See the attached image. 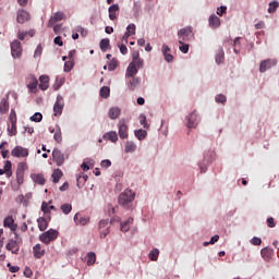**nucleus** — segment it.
<instances>
[{
  "label": "nucleus",
  "mask_w": 279,
  "mask_h": 279,
  "mask_svg": "<svg viewBox=\"0 0 279 279\" xmlns=\"http://www.w3.org/2000/svg\"><path fill=\"white\" fill-rule=\"evenodd\" d=\"M128 124L125 123V119H121L118 122V134H119V138H121L122 141H125V138H128L129 133H128Z\"/></svg>",
  "instance_id": "11"
},
{
  "label": "nucleus",
  "mask_w": 279,
  "mask_h": 279,
  "mask_svg": "<svg viewBox=\"0 0 279 279\" xmlns=\"http://www.w3.org/2000/svg\"><path fill=\"white\" fill-rule=\"evenodd\" d=\"M134 223V218H129L128 220L120 223L121 232H130V227Z\"/></svg>",
  "instance_id": "28"
},
{
  "label": "nucleus",
  "mask_w": 279,
  "mask_h": 279,
  "mask_svg": "<svg viewBox=\"0 0 279 279\" xmlns=\"http://www.w3.org/2000/svg\"><path fill=\"white\" fill-rule=\"evenodd\" d=\"M21 243L22 240L10 239L5 245V250L12 254H19V252H21Z\"/></svg>",
  "instance_id": "7"
},
{
  "label": "nucleus",
  "mask_w": 279,
  "mask_h": 279,
  "mask_svg": "<svg viewBox=\"0 0 279 279\" xmlns=\"http://www.w3.org/2000/svg\"><path fill=\"white\" fill-rule=\"evenodd\" d=\"M104 141H110L111 143H117L119 141V135L117 131H109L102 135Z\"/></svg>",
  "instance_id": "22"
},
{
  "label": "nucleus",
  "mask_w": 279,
  "mask_h": 279,
  "mask_svg": "<svg viewBox=\"0 0 279 279\" xmlns=\"http://www.w3.org/2000/svg\"><path fill=\"white\" fill-rule=\"evenodd\" d=\"M97 260V255L95 254V252H89L87 253V265H95Z\"/></svg>",
  "instance_id": "42"
},
{
  "label": "nucleus",
  "mask_w": 279,
  "mask_h": 279,
  "mask_svg": "<svg viewBox=\"0 0 279 279\" xmlns=\"http://www.w3.org/2000/svg\"><path fill=\"white\" fill-rule=\"evenodd\" d=\"M199 121H202L199 113L194 110L185 117V126L190 130H195L199 125Z\"/></svg>",
  "instance_id": "5"
},
{
  "label": "nucleus",
  "mask_w": 279,
  "mask_h": 279,
  "mask_svg": "<svg viewBox=\"0 0 279 279\" xmlns=\"http://www.w3.org/2000/svg\"><path fill=\"white\" fill-rule=\"evenodd\" d=\"M10 136H16V123H11V128H8Z\"/></svg>",
  "instance_id": "56"
},
{
  "label": "nucleus",
  "mask_w": 279,
  "mask_h": 279,
  "mask_svg": "<svg viewBox=\"0 0 279 279\" xmlns=\"http://www.w3.org/2000/svg\"><path fill=\"white\" fill-rule=\"evenodd\" d=\"M131 64H134V66L138 70V69H143L145 62L143 61V59H137V60H132Z\"/></svg>",
  "instance_id": "52"
},
{
  "label": "nucleus",
  "mask_w": 279,
  "mask_h": 279,
  "mask_svg": "<svg viewBox=\"0 0 279 279\" xmlns=\"http://www.w3.org/2000/svg\"><path fill=\"white\" fill-rule=\"evenodd\" d=\"M179 50L181 53H189V44H185L183 40H179Z\"/></svg>",
  "instance_id": "46"
},
{
  "label": "nucleus",
  "mask_w": 279,
  "mask_h": 279,
  "mask_svg": "<svg viewBox=\"0 0 279 279\" xmlns=\"http://www.w3.org/2000/svg\"><path fill=\"white\" fill-rule=\"evenodd\" d=\"M61 210H62L63 215H69L71 213V210H73V206L69 203H65V204L61 205Z\"/></svg>",
  "instance_id": "47"
},
{
  "label": "nucleus",
  "mask_w": 279,
  "mask_h": 279,
  "mask_svg": "<svg viewBox=\"0 0 279 279\" xmlns=\"http://www.w3.org/2000/svg\"><path fill=\"white\" fill-rule=\"evenodd\" d=\"M260 254H262V258H264V260H271V255L274 254V250H271L269 247H264L260 250Z\"/></svg>",
  "instance_id": "32"
},
{
  "label": "nucleus",
  "mask_w": 279,
  "mask_h": 279,
  "mask_svg": "<svg viewBox=\"0 0 279 279\" xmlns=\"http://www.w3.org/2000/svg\"><path fill=\"white\" fill-rule=\"evenodd\" d=\"M119 210V207L118 206H112V205H108V214L109 215H114L117 214V211Z\"/></svg>",
  "instance_id": "61"
},
{
  "label": "nucleus",
  "mask_w": 279,
  "mask_h": 279,
  "mask_svg": "<svg viewBox=\"0 0 279 279\" xmlns=\"http://www.w3.org/2000/svg\"><path fill=\"white\" fill-rule=\"evenodd\" d=\"M251 243L252 245H260V243H263V240L258 236H254L252 240H251Z\"/></svg>",
  "instance_id": "63"
},
{
  "label": "nucleus",
  "mask_w": 279,
  "mask_h": 279,
  "mask_svg": "<svg viewBox=\"0 0 279 279\" xmlns=\"http://www.w3.org/2000/svg\"><path fill=\"white\" fill-rule=\"evenodd\" d=\"M64 19H66V15L64 14V12L58 11L53 13L48 21V27H53L56 23H60V21H64Z\"/></svg>",
  "instance_id": "12"
},
{
  "label": "nucleus",
  "mask_w": 279,
  "mask_h": 279,
  "mask_svg": "<svg viewBox=\"0 0 279 279\" xmlns=\"http://www.w3.org/2000/svg\"><path fill=\"white\" fill-rule=\"evenodd\" d=\"M7 267L9 268V271L11 274H16L19 271V269H21L19 266H12V264L8 263Z\"/></svg>",
  "instance_id": "57"
},
{
  "label": "nucleus",
  "mask_w": 279,
  "mask_h": 279,
  "mask_svg": "<svg viewBox=\"0 0 279 279\" xmlns=\"http://www.w3.org/2000/svg\"><path fill=\"white\" fill-rule=\"evenodd\" d=\"M138 73V70L134 63H130L126 73H125V80H130V77H135V75Z\"/></svg>",
  "instance_id": "24"
},
{
  "label": "nucleus",
  "mask_w": 279,
  "mask_h": 279,
  "mask_svg": "<svg viewBox=\"0 0 279 279\" xmlns=\"http://www.w3.org/2000/svg\"><path fill=\"white\" fill-rule=\"evenodd\" d=\"M134 135L136 138H138L140 141H145V138H147V131L140 129V130H135L134 131Z\"/></svg>",
  "instance_id": "37"
},
{
  "label": "nucleus",
  "mask_w": 279,
  "mask_h": 279,
  "mask_svg": "<svg viewBox=\"0 0 279 279\" xmlns=\"http://www.w3.org/2000/svg\"><path fill=\"white\" fill-rule=\"evenodd\" d=\"M10 110V102H8V98H3L0 102V112L5 114Z\"/></svg>",
  "instance_id": "36"
},
{
  "label": "nucleus",
  "mask_w": 279,
  "mask_h": 279,
  "mask_svg": "<svg viewBox=\"0 0 279 279\" xmlns=\"http://www.w3.org/2000/svg\"><path fill=\"white\" fill-rule=\"evenodd\" d=\"M31 121H34V123H40L43 121V113L40 112H35L32 117H31Z\"/></svg>",
  "instance_id": "48"
},
{
  "label": "nucleus",
  "mask_w": 279,
  "mask_h": 279,
  "mask_svg": "<svg viewBox=\"0 0 279 279\" xmlns=\"http://www.w3.org/2000/svg\"><path fill=\"white\" fill-rule=\"evenodd\" d=\"M119 49H120V53H122V56H128V46H125L124 44L118 45Z\"/></svg>",
  "instance_id": "58"
},
{
  "label": "nucleus",
  "mask_w": 279,
  "mask_h": 279,
  "mask_svg": "<svg viewBox=\"0 0 279 279\" xmlns=\"http://www.w3.org/2000/svg\"><path fill=\"white\" fill-rule=\"evenodd\" d=\"M25 36H27V32H17V38L19 40H25Z\"/></svg>",
  "instance_id": "64"
},
{
  "label": "nucleus",
  "mask_w": 279,
  "mask_h": 279,
  "mask_svg": "<svg viewBox=\"0 0 279 279\" xmlns=\"http://www.w3.org/2000/svg\"><path fill=\"white\" fill-rule=\"evenodd\" d=\"M110 21H117V12H119V4H112L108 9Z\"/></svg>",
  "instance_id": "29"
},
{
  "label": "nucleus",
  "mask_w": 279,
  "mask_h": 279,
  "mask_svg": "<svg viewBox=\"0 0 279 279\" xmlns=\"http://www.w3.org/2000/svg\"><path fill=\"white\" fill-rule=\"evenodd\" d=\"M62 110H64V97L58 95L53 105L54 117H62Z\"/></svg>",
  "instance_id": "8"
},
{
  "label": "nucleus",
  "mask_w": 279,
  "mask_h": 279,
  "mask_svg": "<svg viewBox=\"0 0 279 279\" xmlns=\"http://www.w3.org/2000/svg\"><path fill=\"white\" fill-rule=\"evenodd\" d=\"M25 169H27L26 162H20L16 169V182H11L12 191H19L21 189V184H23L25 179Z\"/></svg>",
  "instance_id": "2"
},
{
  "label": "nucleus",
  "mask_w": 279,
  "mask_h": 279,
  "mask_svg": "<svg viewBox=\"0 0 279 279\" xmlns=\"http://www.w3.org/2000/svg\"><path fill=\"white\" fill-rule=\"evenodd\" d=\"M279 8V2L277 0L269 3L268 13L274 14Z\"/></svg>",
  "instance_id": "45"
},
{
  "label": "nucleus",
  "mask_w": 279,
  "mask_h": 279,
  "mask_svg": "<svg viewBox=\"0 0 279 279\" xmlns=\"http://www.w3.org/2000/svg\"><path fill=\"white\" fill-rule=\"evenodd\" d=\"M27 88L31 90V93H35L36 88H38V80H36L35 76L31 78V82L28 83Z\"/></svg>",
  "instance_id": "38"
},
{
  "label": "nucleus",
  "mask_w": 279,
  "mask_h": 279,
  "mask_svg": "<svg viewBox=\"0 0 279 279\" xmlns=\"http://www.w3.org/2000/svg\"><path fill=\"white\" fill-rule=\"evenodd\" d=\"M11 156H13V158H27V156H29V150L23 146H15L11 150Z\"/></svg>",
  "instance_id": "10"
},
{
  "label": "nucleus",
  "mask_w": 279,
  "mask_h": 279,
  "mask_svg": "<svg viewBox=\"0 0 279 279\" xmlns=\"http://www.w3.org/2000/svg\"><path fill=\"white\" fill-rule=\"evenodd\" d=\"M29 19H32V15L29 14V12L20 9L17 10V14H16V22L21 23L23 25V23H27V21H29Z\"/></svg>",
  "instance_id": "15"
},
{
  "label": "nucleus",
  "mask_w": 279,
  "mask_h": 279,
  "mask_svg": "<svg viewBox=\"0 0 279 279\" xmlns=\"http://www.w3.org/2000/svg\"><path fill=\"white\" fill-rule=\"evenodd\" d=\"M226 59V52H223V48H219L216 53V64H221Z\"/></svg>",
  "instance_id": "35"
},
{
  "label": "nucleus",
  "mask_w": 279,
  "mask_h": 279,
  "mask_svg": "<svg viewBox=\"0 0 279 279\" xmlns=\"http://www.w3.org/2000/svg\"><path fill=\"white\" fill-rule=\"evenodd\" d=\"M108 71H116L117 70V59H112L107 66Z\"/></svg>",
  "instance_id": "55"
},
{
  "label": "nucleus",
  "mask_w": 279,
  "mask_h": 279,
  "mask_svg": "<svg viewBox=\"0 0 279 279\" xmlns=\"http://www.w3.org/2000/svg\"><path fill=\"white\" fill-rule=\"evenodd\" d=\"M4 173L7 178H12V161L7 160L4 162Z\"/></svg>",
  "instance_id": "40"
},
{
  "label": "nucleus",
  "mask_w": 279,
  "mask_h": 279,
  "mask_svg": "<svg viewBox=\"0 0 279 279\" xmlns=\"http://www.w3.org/2000/svg\"><path fill=\"white\" fill-rule=\"evenodd\" d=\"M60 178H62V170L60 169H56L53 172H52V182L54 184H58L60 182Z\"/></svg>",
  "instance_id": "41"
},
{
  "label": "nucleus",
  "mask_w": 279,
  "mask_h": 279,
  "mask_svg": "<svg viewBox=\"0 0 279 279\" xmlns=\"http://www.w3.org/2000/svg\"><path fill=\"white\" fill-rule=\"evenodd\" d=\"M158 256H160V251L158 248L151 250L148 254L150 260H158Z\"/></svg>",
  "instance_id": "43"
},
{
  "label": "nucleus",
  "mask_w": 279,
  "mask_h": 279,
  "mask_svg": "<svg viewBox=\"0 0 279 279\" xmlns=\"http://www.w3.org/2000/svg\"><path fill=\"white\" fill-rule=\"evenodd\" d=\"M208 23H209V27H211V29H217V28L221 27V19H219V16H217L216 14H211L209 16Z\"/></svg>",
  "instance_id": "18"
},
{
  "label": "nucleus",
  "mask_w": 279,
  "mask_h": 279,
  "mask_svg": "<svg viewBox=\"0 0 279 279\" xmlns=\"http://www.w3.org/2000/svg\"><path fill=\"white\" fill-rule=\"evenodd\" d=\"M58 230L49 229L48 231L39 235V241H41V243H45V245H49L51 241H56L58 239Z\"/></svg>",
  "instance_id": "6"
},
{
  "label": "nucleus",
  "mask_w": 279,
  "mask_h": 279,
  "mask_svg": "<svg viewBox=\"0 0 279 279\" xmlns=\"http://www.w3.org/2000/svg\"><path fill=\"white\" fill-rule=\"evenodd\" d=\"M88 221H90V218L82 216L80 213L74 216V222L76 226H86Z\"/></svg>",
  "instance_id": "21"
},
{
  "label": "nucleus",
  "mask_w": 279,
  "mask_h": 279,
  "mask_svg": "<svg viewBox=\"0 0 279 279\" xmlns=\"http://www.w3.org/2000/svg\"><path fill=\"white\" fill-rule=\"evenodd\" d=\"M88 181V177L84 173H80L76 178V186L78 189L82 187L83 184H86V182Z\"/></svg>",
  "instance_id": "34"
},
{
  "label": "nucleus",
  "mask_w": 279,
  "mask_h": 279,
  "mask_svg": "<svg viewBox=\"0 0 279 279\" xmlns=\"http://www.w3.org/2000/svg\"><path fill=\"white\" fill-rule=\"evenodd\" d=\"M135 34H136V24H129L126 26V32L122 36V41L128 44V38H130V36H134Z\"/></svg>",
  "instance_id": "16"
},
{
  "label": "nucleus",
  "mask_w": 279,
  "mask_h": 279,
  "mask_svg": "<svg viewBox=\"0 0 279 279\" xmlns=\"http://www.w3.org/2000/svg\"><path fill=\"white\" fill-rule=\"evenodd\" d=\"M100 167L102 169H108L110 167H112V161H110V159H104L101 162H100Z\"/></svg>",
  "instance_id": "54"
},
{
  "label": "nucleus",
  "mask_w": 279,
  "mask_h": 279,
  "mask_svg": "<svg viewBox=\"0 0 279 279\" xmlns=\"http://www.w3.org/2000/svg\"><path fill=\"white\" fill-rule=\"evenodd\" d=\"M161 53H162L163 60H166V62H171L173 60V54H171V48L169 47V45H167V44L162 45Z\"/></svg>",
  "instance_id": "17"
},
{
  "label": "nucleus",
  "mask_w": 279,
  "mask_h": 279,
  "mask_svg": "<svg viewBox=\"0 0 279 279\" xmlns=\"http://www.w3.org/2000/svg\"><path fill=\"white\" fill-rule=\"evenodd\" d=\"M141 85V78L133 76L131 80L126 83V86L129 90H134L135 88H138Z\"/></svg>",
  "instance_id": "26"
},
{
  "label": "nucleus",
  "mask_w": 279,
  "mask_h": 279,
  "mask_svg": "<svg viewBox=\"0 0 279 279\" xmlns=\"http://www.w3.org/2000/svg\"><path fill=\"white\" fill-rule=\"evenodd\" d=\"M215 160V150L208 149L204 153L203 161L198 162V168L201 173H206L208 171V165Z\"/></svg>",
  "instance_id": "3"
},
{
  "label": "nucleus",
  "mask_w": 279,
  "mask_h": 279,
  "mask_svg": "<svg viewBox=\"0 0 279 279\" xmlns=\"http://www.w3.org/2000/svg\"><path fill=\"white\" fill-rule=\"evenodd\" d=\"M100 97H102L104 99H108V97H110V87L108 86H104L100 88Z\"/></svg>",
  "instance_id": "44"
},
{
  "label": "nucleus",
  "mask_w": 279,
  "mask_h": 279,
  "mask_svg": "<svg viewBox=\"0 0 279 279\" xmlns=\"http://www.w3.org/2000/svg\"><path fill=\"white\" fill-rule=\"evenodd\" d=\"M49 221H51V216H48V220L47 218H43V217L37 219L38 229L40 230V232H45V230L49 228Z\"/></svg>",
  "instance_id": "20"
},
{
  "label": "nucleus",
  "mask_w": 279,
  "mask_h": 279,
  "mask_svg": "<svg viewBox=\"0 0 279 279\" xmlns=\"http://www.w3.org/2000/svg\"><path fill=\"white\" fill-rule=\"evenodd\" d=\"M276 64H278V60L276 59L263 60L259 64V73H267V71L272 69V66H276Z\"/></svg>",
  "instance_id": "9"
},
{
  "label": "nucleus",
  "mask_w": 279,
  "mask_h": 279,
  "mask_svg": "<svg viewBox=\"0 0 279 279\" xmlns=\"http://www.w3.org/2000/svg\"><path fill=\"white\" fill-rule=\"evenodd\" d=\"M41 210H43L44 215H49V204H47V202H43Z\"/></svg>",
  "instance_id": "60"
},
{
  "label": "nucleus",
  "mask_w": 279,
  "mask_h": 279,
  "mask_svg": "<svg viewBox=\"0 0 279 279\" xmlns=\"http://www.w3.org/2000/svg\"><path fill=\"white\" fill-rule=\"evenodd\" d=\"M31 178L35 184H39L40 186H44L45 182H47V180H45V175L41 173H33L31 174Z\"/></svg>",
  "instance_id": "27"
},
{
  "label": "nucleus",
  "mask_w": 279,
  "mask_h": 279,
  "mask_svg": "<svg viewBox=\"0 0 279 279\" xmlns=\"http://www.w3.org/2000/svg\"><path fill=\"white\" fill-rule=\"evenodd\" d=\"M33 254H34L35 258H40L41 256H45V248H43V246L40 244H36L33 247Z\"/></svg>",
  "instance_id": "30"
},
{
  "label": "nucleus",
  "mask_w": 279,
  "mask_h": 279,
  "mask_svg": "<svg viewBox=\"0 0 279 279\" xmlns=\"http://www.w3.org/2000/svg\"><path fill=\"white\" fill-rule=\"evenodd\" d=\"M137 146L134 141H126L124 144V154H134L136 151Z\"/></svg>",
  "instance_id": "25"
},
{
  "label": "nucleus",
  "mask_w": 279,
  "mask_h": 279,
  "mask_svg": "<svg viewBox=\"0 0 279 279\" xmlns=\"http://www.w3.org/2000/svg\"><path fill=\"white\" fill-rule=\"evenodd\" d=\"M136 194L132 190H125L119 195L118 204L122 206L124 210H134L136 203L134 202Z\"/></svg>",
  "instance_id": "1"
},
{
  "label": "nucleus",
  "mask_w": 279,
  "mask_h": 279,
  "mask_svg": "<svg viewBox=\"0 0 279 279\" xmlns=\"http://www.w3.org/2000/svg\"><path fill=\"white\" fill-rule=\"evenodd\" d=\"M108 117H109V119H111V121L119 119V117H121V108L111 107L108 111Z\"/></svg>",
  "instance_id": "23"
},
{
  "label": "nucleus",
  "mask_w": 279,
  "mask_h": 279,
  "mask_svg": "<svg viewBox=\"0 0 279 279\" xmlns=\"http://www.w3.org/2000/svg\"><path fill=\"white\" fill-rule=\"evenodd\" d=\"M22 53H23V48H21V41L14 40L11 44V56H12V58H21Z\"/></svg>",
  "instance_id": "14"
},
{
  "label": "nucleus",
  "mask_w": 279,
  "mask_h": 279,
  "mask_svg": "<svg viewBox=\"0 0 279 279\" xmlns=\"http://www.w3.org/2000/svg\"><path fill=\"white\" fill-rule=\"evenodd\" d=\"M39 82H40V84H39L40 90H47V88H49V76L41 75L39 77Z\"/></svg>",
  "instance_id": "31"
},
{
  "label": "nucleus",
  "mask_w": 279,
  "mask_h": 279,
  "mask_svg": "<svg viewBox=\"0 0 279 279\" xmlns=\"http://www.w3.org/2000/svg\"><path fill=\"white\" fill-rule=\"evenodd\" d=\"M99 48L104 53H106V51L110 49V39L109 38L101 39L99 43Z\"/></svg>",
  "instance_id": "33"
},
{
  "label": "nucleus",
  "mask_w": 279,
  "mask_h": 279,
  "mask_svg": "<svg viewBox=\"0 0 279 279\" xmlns=\"http://www.w3.org/2000/svg\"><path fill=\"white\" fill-rule=\"evenodd\" d=\"M43 56V45H37L35 52H34V58H40Z\"/></svg>",
  "instance_id": "53"
},
{
  "label": "nucleus",
  "mask_w": 279,
  "mask_h": 279,
  "mask_svg": "<svg viewBox=\"0 0 279 279\" xmlns=\"http://www.w3.org/2000/svg\"><path fill=\"white\" fill-rule=\"evenodd\" d=\"M177 36L179 40H183L184 43H191V40L195 39V34H193V26H186L179 29Z\"/></svg>",
  "instance_id": "4"
},
{
  "label": "nucleus",
  "mask_w": 279,
  "mask_h": 279,
  "mask_svg": "<svg viewBox=\"0 0 279 279\" xmlns=\"http://www.w3.org/2000/svg\"><path fill=\"white\" fill-rule=\"evenodd\" d=\"M215 101H216V104H226L228 101V98L223 94H218L215 97Z\"/></svg>",
  "instance_id": "49"
},
{
  "label": "nucleus",
  "mask_w": 279,
  "mask_h": 279,
  "mask_svg": "<svg viewBox=\"0 0 279 279\" xmlns=\"http://www.w3.org/2000/svg\"><path fill=\"white\" fill-rule=\"evenodd\" d=\"M140 123L143 125V128L149 130V124H147V117H145L143 113L140 116Z\"/></svg>",
  "instance_id": "50"
},
{
  "label": "nucleus",
  "mask_w": 279,
  "mask_h": 279,
  "mask_svg": "<svg viewBox=\"0 0 279 279\" xmlns=\"http://www.w3.org/2000/svg\"><path fill=\"white\" fill-rule=\"evenodd\" d=\"M3 227L10 228L11 232H16V228H19V226L14 223V218L12 216L4 218Z\"/></svg>",
  "instance_id": "19"
},
{
  "label": "nucleus",
  "mask_w": 279,
  "mask_h": 279,
  "mask_svg": "<svg viewBox=\"0 0 279 279\" xmlns=\"http://www.w3.org/2000/svg\"><path fill=\"white\" fill-rule=\"evenodd\" d=\"M52 160L56 162L57 167H62L64 165V154L59 148H53Z\"/></svg>",
  "instance_id": "13"
},
{
  "label": "nucleus",
  "mask_w": 279,
  "mask_h": 279,
  "mask_svg": "<svg viewBox=\"0 0 279 279\" xmlns=\"http://www.w3.org/2000/svg\"><path fill=\"white\" fill-rule=\"evenodd\" d=\"M226 10H228V7L226 5H221L217 9V14L218 16H223V14H226Z\"/></svg>",
  "instance_id": "59"
},
{
  "label": "nucleus",
  "mask_w": 279,
  "mask_h": 279,
  "mask_svg": "<svg viewBox=\"0 0 279 279\" xmlns=\"http://www.w3.org/2000/svg\"><path fill=\"white\" fill-rule=\"evenodd\" d=\"M73 61H66L63 68L64 73H71V71L73 70Z\"/></svg>",
  "instance_id": "51"
},
{
  "label": "nucleus",
  "mask_w": 279,
  "mask_h": 279,
  "mask_svg": "<svg viewBox=\"0 0 279 279\" xmlns=\"http://www.w3.org/2000/svg\"><path fill=\"white\" fill-rule=\"evenodd\" d=\"M9 119L11 123H16V111H14V109L11 110Z\"/></svg>",
  "instance_id": "62"
},
{
  "label": "nucleus",
  "mask_w": 279,
  "mask_h": 279,
  "mask_svg": "<svg viewBox=\"0 0 279 279\" xmlns=\"http://www.w3.org/2000/svg\"><path fill=\"white\" fill-rule=\"evenodd\" d=\"M53 140L56 141V143H62V130L58 124H56V132L53 135Z\"/></svg>",
  "instance_id": "39"
}]
</instances>
